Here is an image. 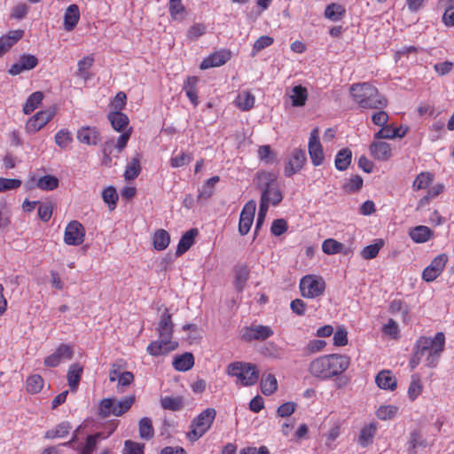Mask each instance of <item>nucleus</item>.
I'll list each match as a JSON object with an SVG mask.
<instances>
[{
	"instance_id": "2eb2a0df",
	"label": "nucleus",
	"mask_w": 454,
	"mask_h": 454,
	"mask_svg": "<svg viewBox=\"0 0 454 454\" xmlns=\"http://www.w3.org/2000/svg\"><path fill=\"white\" fill-rule=\"evenodd\" d=\"M38 65V59L32 54H22L17 63L11 66L8 73L11 75H18L25 71L34 69Z\"/></svg>"
},
{
	"instance_id": "0e129e2a",
	"label": "nucleus",
	"mask_w": 454,
	"mask_h": 454,
	"mask_svg": "<svg viewBox=\"0 0 454 454\" xmlns=\"http://www.w3.org/2000/svg\"><path fill=\"white\" fill-rule=\"evenodd\" d=\"M21 184L20 179L0 177V192L16 190L21 186Z\"/></svg>"
},
{
	"instance_id": "58836bf2",
	"label": "nucleus",
	"mask_w": 454,
	"mask_h": 454,
	"mask_svg": "<svg viewBox=\"0 0 454 454\" xmlns=\"http://www.w3.org/2000/svg\"><path fill=\"white\" fill-rule=\"evenodd\" d=\"M44 386V380L39 374H33L27 377L26 380V390L28 394L35 395L42 391Z\"/></svg>"
},
{
	"instance_id": "4c0bfd02",
	"label": "nucleus",
	"mask_w": 454,
	"mask_h": 454,
	"mask_svg": "<svg viewBox=\"0 0 454 454\" xmlns=\"http://www.w3.org/2000/svg\"><path fill=\"white\" fill-rule=\"evenodd\" d=\"M135 403V395L125 396L120 401L114 399V409L112 410L113 415L121 416L127 412L132 404Z\"/></svg>"
},
{
	"instance_id": "603ef678",
	"label": "nucleus",
	"mask_w": 454,
	"mask_h": 454,
	"mask_svg": "<svg viewBox=\"0 0 454 454\" xmlns=\"http://www.w3.org/2000/svg\"><path fill=\"white\" fill-rule=\"evenodd\" d=\"M154 429L152 420L147 418H142L139 420V436L145 440H150L153 437Z\"/></svg>"
},
{
	"instance_id": "39448f33",
	"label": "nucleus",
	"mask_w": 454,
	"mask_h": 454,
	"mask_svg": "<svg viewBox=\"0 0 454 454\" xmlns=\"http://www.w3.org/2000/svg\"><path fill=\"white\" fill-rule=\"evenodd\" d=\"M215 417L216 411L215 408H207L201 411L191 422L186 438L192 442L198 441L211 428Z\"/></svg>"
},
{
	"instance_id": "9b49d317",
	"label": "nucleus",
	"mask_w": 454,
	"mask_h": 454,
	"mask_svg": "<svg viewBox=\"0 0 454 454\" xmlns=\"http://www.w3.org/2000/svg\"><path fill=\"white\" fill-rule=\"evenodd\" d=\"M255 208L256 203L254 200H249L243 207L239 221V232L241 236L249 232L254 222Z\"/></svg>"
},
{
	"instance_id": "9d476101",
	"label": "nucleus",
	"mask_w": 454,
	"mask_h": 454,
	"mask_svg": "<svg viewBox=\"0 0 454 454\" xmlns=\"http://www.w3.org/2000/svg\"><path fill=\"white\" fill-rule=\"evenodd\" d=\"M85 229L83 225L76 221L68 223L65 229L64 242L68 246H79L84 241Z\"/></svg>"
},
{
	"instance_id": "72a5a7b5",
	"label": "nucleus",
	"mask_w": 454,
	"mask_h": 454,
	"mask_svg": "<svg viewBox=\"0 0 454 454\" xmlns=\"http://www.w3.org/2000/svg\"><path fill=\"white\" fill-rule=\"evenodd\" d=\"M170 243V235L164 229L157 230L153 236V246L155 250H165Z\"/></svg>"
},
{
	"instance_id": "0eeeda50",
	"label": "nucleus",
	"mask_w": 454,
	"mask_h": 454,
	"mask_svg": "<svg viewBox=\"0 0 454 454\" xmlns=\"http://www.w3.org/2000/svg\"><path fill=\"white\" fill-rule=\"evenodd\" d=\"M325 281L321 276L308 274L300 279L299 289L303 298H318L325 294Z\"/></svg>"
},
{
	"instance_id": "423d86ee",
	"label": "nucleus",
	"mask_w": 454,
	"mask_h": 454,
	"mask_svg": "<svg viewBox=\"0 0 454 454\" xmlns=\"http://www.w3.org/2000/svg\"><path fill=\"white\" fill-rule=\"evenodd\" d=\"M229 376L236 377L238 381L243 386L254 385L260 376L257 366L250 363L233 362L226 369Z\"/></svg>"
},
{
	"instance_id": "c85d7f7f",
	"label": "nucleus",
	"mask_w": 454,
	"mask_h": 454,
	"mask_svg": "<svg viewBox=\"0 0 454 454\" xmlns=\"http://www.w3.org/2000/svg\"><path fill=\"white\" fill-rule=\"evenodd\" d=\"M142 156L140 153H137L127 164L123 176L125 180L131 181L136 179L142 171L140 164Z\"/></svg>"
},
{
	"instance_id": "473e14b6",
	"label": "nucleus",
	"mask_w": 454,
	"mask_h": 454,
	"mask_svg": "<svg viewBox=\"0 0 454 454\" xmlns=\"http://www.w3.org/2000/svg\"><path fill=\"white\" fill-rule=\"evenodd\" d=\"M173 367L178 372H186L194 365V357L192 353H184L175 357Z\"/></svg>"
},
{
	"instance_id": "680f3d73",
	"label": "nucleus",
	"mask_w": 454,
	"mask_h": 454,
	"mask_svg": "<svg viewBox=\"0 0 454 454\" xmlns=\"http://www.w3.org/2000/svg\"><path fill=\"white\" fill-rule=\"evenodd\" d=\"M192 160L191 153L182 152L180 155L174 156L170 159V166L174 168L183 167L189 164Z\"/></svg>"
},
{
	"instance_id": "a878e982",
	"label": "nucleus",
	"mask_w": 454,
	"mask_h": 454,
	"mask_svg": "<svg viewBox=\"0 0 454 454\" xmlns=\"http://www.w3.org/2000/svg\"><path fill=\"white\" fill-rule=\"evenodd\" d=\"M375 382L380 388L385 390L393 391L397 387L395 377L388 370L380 371L375 378Z\"/></svg>"
},
{
	"instance_id": "bf43d9fd",
	"label": "nucleus",
	"mask_w": 454,
	"mask_h": 454,
	"mask_svg": "<svg viewBox=\"0 0 454 454\" xmlns=\"http://www.w3.org/2000/svg\"><path fill=\"white\" fill-rule=\"evenodd\" d=\"M342 243L333 239H327L322 244L323 252L329 255L340 253L342 251Z\"/></svg>"
},
{
	"instance_id": "f8f14e48",
	"label": "nucleus",
	"mask_w": 454,
	"mask_h": 454,
	"mask_svg": "<svg viewBox=\"0 0 454 454\" xmlns=\"http://www.w3.org/2000/svg\"><path fill=\"white\" fill-rule=\"evenodd\" d=\"M73 356V347L63 343L57 348L54 353L44 358L43 364L47 367H56L62 361L72 359Z\"/></svg>"
},
{
	"instance_id": "f3484780",
	"label": "nucleus",
	"mask_w": 454,
	"mask_h": 454,
	"mask_svg": "<svg viewBox=\"0 0 454 454\" xmlns=\"http://www.w3.org/2000/svg\"><path fill=\"white\" fill-rule=\"evenodd\" d=\"M77 140L88 145H97L101 141V135L96 127L83 126L77 130Z\"/></svg>"
},
{
	"instance_id": "7ed1b4c3",
	"label": "nucleus",
	"mask_w": 454,
	"mask_h": 454,
	"mask_svg": "<svg viewBox=\"0 0 454 454\" xmlns=\"http://www.w3.org/2000/svg\"><path fill=\"white\" fill-rule=\"evenodd\" d=\"M353 100L364 109H382L387 106V99L370 82L354 83L350 87Z\"/></svg>"
},
{
	"instance_id": "f257e3e1",
	"label": "nucleus",
	"mask_w": 454,
	"mask_h": 454,
	"mask_svg": "<svg viewBox=\"0 0 454 454\" xmlns=\"http://www.w3.org/2000/svg\"><path fill=\"white\" fill-rule=\"evenodd\" d=\"M444 348L445 335L442 332L436 333L434 338L420 336L414 344L409 361L411 369L414 370L420 363L426 367L436 368Z\"/></svg>"
},
{
	"instance_id": "6e6d98bb",
	"label": "nucleus",
	"mask_w": 454,
	"mask_h": 454,
	"mask_svg": "<svg viewBox=\"0 0 454 454\" xmlns=\"http://www.w3.org/2000/svg\"><path fill=\"white\" fill-rule=\"evenodd\" d=\"M37 187L43 191H52L59 186V179L51 175L40 177L37 181Z\"/></svg>"
},
{
	"instance_id": "5701e85b",
	"label": "nucleus",
	"mask_w": 454,
	"mask_h": 454,
	"mask_svg": "<svg viewBox=\"0 0 454 454\" xmlns=\"http://www.w3.org/2000/svg\"><path fill=\"white\" fill-rule=\"evenodd\" d=\"M199 235V231L197 228H192L184 233L179 239V242L176 247V255L181 256L185 252H187L192 246L194 244L196 237Z\"/></svg>"
},
{
	"instance_id": "e433bc0d",
	"label": "nucleus",
	"mask_w": 454,
	"mask_h": 454,
	"mask_svg": "<svg viewBox=\"0 0 454 454\" xmlns=\"http://www.w3.org/2000/svg\"><path fill=\"white\" fill-rule=\"evenodd\" d=\"M262 393L265 395L274 394L278 389V380L274 374H263L260 382Z\"/></svg>"
},
{
	"instance_id": "6ab92c4d",
	"label": "nucleus",
	"mask_w": 454,
	"mask_h": 454,
	"mask_svg": "<svg viewBox=\"0 0 454 454\" xmlns=\"http://www.w3.org/2000/svg\"><path fill=\"white\" fill-rule=\"evenodd\" d=\"M369 149L371 155L377 160L387 161L392 157V147L387 142L374 141Z\"/></svg>"
},
{
	"instance_id": "c756f323",
	"label": "nucleus",
	"mask_w": 454,
	"mask_h": 454,
	"mask_svg": "<svg viewBox=\"0 0 454 454\" xmlns=\"http://www.w3.org/2000/svg\"><path fill=\"white\" fill-rule=\"evenodd\" d=\"M255 102L254 96L248 90L241 91L234 100L235 106L241 111L251 110Z\"/></svg>"
},
{
	"instance_id": "49530a36",
	"label": "nucleus",
	"mask_w": 454,
	"mask_h": 454,
	"mask_svg": "<svg viewBox=\"0 0 454 454\" xmlns=\"http://www.w3.org/2000/svg\"><path fill=\"white\" fill-rule=\"evenodd\" d=\"M249 278V269L247 265H241L235 268V287L241 291L247 284Z\"/></svg>"
},
{
	"instance_id": "4be33fe9",
	"label": "nucleus",
	"mask_w": 454,
	"mask_h": 454,
	"mask_svg": "<svg viewBox=\"0 0 454 454\" xmlns=\"http://www.w3.org/2000/svg\"><path fill=\"white\" fill-rule=\"evenodd\" d=\"M24 35V30H11L0 37V58L8 52Z\"/></svg>"
},
{
	"instance_id": "bb28decb",
	"label": "nucleus",
	"mask_w": 454,
	"mask_h": 454,
	"mask_svg": "<svg viewBox=\"0 0 454 454\" xmlns=\"http://www.w3.org/2000/svg\"><path fill=\"white\" fill-rule=\"evenodd\" d=\"M107 118L111 122L113 129L118 132H124L129 123L127 114L120 111H112L108 114Z\"/></svg>"
},
{
	"instance_id": "412c9836",
	"label": "nucleus",
	"mask_w": 454,
	"mask_h": 454,
	"mask_svg": "<svg viewBox=\"0 0 454 454\" xmlns=\"http://www.w3.org/2000/svg\"><path fill=\"white\" fill-rule=\"evenodd\" d=\"M178 344L172 340H153L146 348L147 352L153 356H161L175 350Z\"/></svg>"
},
{
	"instance_id": "3c124183",
	"label": "nucleus",
	"mask_w": 454,
	"mask_h": 454,
	"mask_svg": "<svg viewBox=\"0 0 454 454\" xmlns=\"http://www.w3.org/2000/svg\"><path fill=\"white\" fill-rule=\"evenodd\" d=\"M71 426L69 422H61L54 429L48 430L45 433V438L54 439L65 437L70 431Z\"/></svg>"
},
{
	"instance_id": "f03ea898",
	"label": "nucleus",
	"mask_w": 454,
	"mask_h": 454,
	"mask_svg": "<svg viewBox=\"0 0 454 454\" xmlns=\"http://www.w3.org/2000/svg\"><path fill=\"white\" fill-rule=\"evenodd\" d=\"M350 365V357L342 354H329L314 358L309 372L316 379L328 380L344 373Z\"/></svg>"
},
{
	"instance_id": "b1692460",
	"label": "nucleus",
	"mask_w": 454,
	"mask_h": 454,
	"mask_svg": "<svg viewBox=\"0 0 454 454\" xmlns=\"http://www.w3.org/2000/svg\"><path fill=\"white\" fill-rule=\"evenodd\" d=\"M82 372L83 367L80 364L74 363L69 365L67 373V380L71 392L74 393L77 391Z\"/></svg>"
},
{
	"instance_id": "774afa93",
	"label": "nucleus",
	"mask_w": 454,
	"mask_h": 454,
	"mask_svg": "<svg viewBox=\"0 0 454 454\" xmlns=\"http://www.w3.org/2000/svg\"><path fill=\"white\" fill-rule=\"evenodd\" d=\"M126 368V363L123 360H119L115 363H114L111 365L110 371H109V380L111 382H114L115 380H118V378L121 373H123V370Z\"/></svg>"
},
{
	"instance_id": "a211bd4d",
	"label": "nucleus",
	"mask_w": 454,
	"mask_h": 454,
	"mask_svg": "<svg viewBox=\"0 0 454 454\" xmlns=\"http://www.w3.org/2000/svg\"><path fill=\"white\" fill-rule=\"evenodd\" d=\"M272 335H273V331L270 326L257 325V326L247 327L245 329L242 338H243V340H248V341L253 340H264Z\"/></svg>"
},
{
	"instance_id": "09e8293b",
	"label": "nucleus",
	"mask_w": 454,
	"mask_h": 454,
	"mask_svg": "<svg viewBox=\"0 0 454 454\" xmlns=\"http://www.w3.org/2000/svg\"><path fill=\"white\" fill-rule=\"evenodd\" d=\"M220 180L218 176H214L208 178L204 184L202 190L200 192L198 195V200H208L214 193V186Z\"/></svg>"
},
{
	"instance_id": "20e7f679",
	"label": "nucleus",
	"mask_w": 454,
	"mask_h": 454,
	"mask_svg": "<svg viewBox=\"0 0 454 454\" xmlns=\"http://www.w3.org/2000/svg\"><path fill=\"white\" fill-rule=\"evenodd\" d=\"M278 176L273 172L262 171L256 175V183L262 190L260 205L278 206L283 200V194L278 184Z\"/></svg>"
},
{
	"instance_id": "a18cd8bd",
	"label": "nucleus",
	"mask_w": 454,
	"mask_h": 454,
	"mask_svg": "<svg viewBox=\"0 0 454 454\" xmlns=\"http://www.w3.org/2000/svg\"><path fill=\"white\" fill-rule=\"evenodd\" d=\"M105 438L106 437L102 433H96L94 434L88 435L86 437L85 444L81 448L79 454H92L97 448L98 441Z\"/></svg>"
},
{
	"instance_id": "aec40b11",
	"label": "nucleus",
	"mask_w": 454,
	"mask_h": 454,
	"mask_svg": "<svg viewBox=\"0 0 454 454\" xmlns=\"http://www.w3.org/2000/svg\"><path fill=\"white\" fill-rule=\"evenodd\" d=\"M173 326L171 314L168 312V309H165L157 327L159 338L163 340H171Z\"/></svg>"
},
{
	"instance_id": "79ce46f5",
	"label": "nucleus",
	"mask_w": 454,
	"mask_h": 454,
	"mask_svg": "<svg viewBox=\"0 0 454 454\" xmlns=\"http://www.w3.org/2000/svg\"><path fill=\"white\" fill-rule=\"evenodd\" d=\"M290 98L294 106H303L308 99V90L301 85L294 86Z\"/></svg>"
},
{
	"instance_id": "1a4fd4ad",
	"label": "nucleus",
	"mask_w": 454,
	"mask_h": 454,
	"mask_svg": "<svg viewBox=\"0 0 454 454\" xmlns=\"http://www.w3.org/2000/svg\"><path fill=\"white\" fill-rule=\"evenodd\" d=\"M448 260L449 258L446 254H441L434 257L430 264L424 269L422 279L426 282H433L435 280L444 270Z\"/></svg>"
},
{
	"instance_id": "c03bdc74",
	"label": "nucleus",
	"mask_w": 454,
	"mask_h": 454,
	"mask_svg": "<svg viewBox=\"0 0 454 454\" xmlns=\"http://www.w3.org/2000/svg\"><path fill=\"white\" fill-rule=\"evenodd\" d=\"M161 407L165 410L177 411L184 407V399L182 396H164L160 399Z\"/></svg>"
},
{
	"instance_id": "7c9ffc66",
	"label": "nucleus",
	"mask_w": 454,
	"mask_h": 454,
	"mask_svg": "<svg viewBox=\"0 0 454 454\" xmlns=\"http://www.w3.org/2000/svg\"><path fill=\"white\" fill-rule=\"evenodd\" d=\"M377 432V427L374 423H370L362 427L359 436L358 443L360 446L365 448L372 443L373 438Z\"/></svg>"
},
{
	"instance_id": "6e6552de",
	"label": "nucleus",
	"mask_w": 454,
	"mask_h": 454,
	"mask_svg": "<svg viewBox=\"0 0 454 454\" xmlns=\"http://www.w3.org/2000/svg\"><path fill=\"white\" fill-rule=\"evenodd\" d=\"M320 130L317 127L314 128L309 138L308 151L312 164L315 167L321 166L325 160V153L319 140Z\"/></svg>"
},
{
	"instance_id": "052dcab7",
	"label": "nucleus",
	"mask_w": 454,
	"mask_h": 454,
	"mask_svg": "<svg viewBox=\"0 0 454 454\" xmlns=\"http://www.w3.org/2000/svg\"><path fill=\"white\" fill-rule=\"evenodd\" d=\"M398 408L395 405H381L378 408L376 415L381 420L391 419L395 417Z\"/></svg>"
},
{
	"instance_id": "de8ad7c7",
	"label": "nucleus",
	"mask_w": 454,
	"mask_h": 454,
	"mask_svg": "<svg viewBox=\"0 0 454 454\" xmlns=\"http://www.w3.org/2000/svg\"><path fill=\"white\" fill-rule=\"evenodd\" d=\"M186 10L182 0H169V14L175 20H182L184 18Z\"/></svg>"
},
{
	"instance_id": "4d7b16f0",
	"label": "nucleus",
	"mask_w": 454,
	"mask_h": 454,
	"mask_svg": "<svg viewBox=\"0 0 454 454\" xmlns=\"http://www.w3.org/2000/svg\"><path fill=\"white\" fill-rule=\"evenodd\" d=\"M434 179V176L429 172H421L419 174L412 184L414 190L419 191L429 186Z\"/></svg>"
},
{
	"instance_id": "4468645a",
	"label": "nucleus",
	"mask_w": 454,
	"mask_h": 454,
	"mask_svg": "<svg viewBox=\"0 0 454 454\" xmlns=\"http://www.w3.org/2000/svg\"><path fill=\"white\" fill-rule=\"evenodd\" d=\"M306 160L307 158L305 153L302 150H293L285 166V175L286 176H292L293 175L296 174L303 168Z\"/></svg>"
},
{
	"instance_id": "37998d69",
	"label": "nucleus",
	"mask_w": 454,
	"mask_h": 454,
	"mask_svg": "<svg viewBox=\"0 0 454 454\" xmlns=\"http://www.w3.org/2000/svg\"><path fill=\"white\" fill-rule=\"evenodd\" d=\"M43 99V94L41 91H35L32 93L26 100L23 106V113L25 114H30L34 112Z\"/></svg>"
},
{
	"instance_id": "5fc2aeb1",
	"label": "nucleus",
	"mask_w": 454,
	"mask_h": 454,
	"mask_svg": "<svg viewBox=\"0 0 454 454\" xmlns=\"http://www.w3.org/2000/svg\"><path fill=\"white\" fill-rule=\"evenodd\" d=\"M383 240L382 239H376L375 243L366 246L362 251H361V256L365 260H371L375 258L380 248L383 247Z\"/></svg>"
},
{
	"instance_id": "ddd939ff",
	"label": "nucleus",
	"mask_w": 454,
	"mask_h": 454,
	"mask_svg": "<svg viewBox=\"0 0 454 454\" xmlns=\"http://www.w3.org/2000/svg\"><path fill=\"white\" fill-rule=\"evenodd\" d=\"M54 116L52 111H39L33 115L26 123L25 129L27 133L33 134L43 129Z\"/></svg>"
},
{
	"instance_id": "dca6fc26",
	"label": "nucleus",
	"mask_w": 454,
	"mask_h": 454,
	"mask_svg": "<svg viewBox=\"0 0 454 454\" xmlns=\"http://www.w3.org/2000/svg\"><path fill=\"white\" fill-rule=\"evenodd\" d=\"M231 59V51L228 50H221L213 52L208 57L204 59L200 65V68L201 70H206L211 67H218L224 65Z\"/></svg>"
},
{
	"instance_id": "864d4df0",
	"label": "nucleus",
	"mask_w": 454,
	"mask_h": 454,
	"mask_svg": "<svg viewBox=\"0 0 454 454\" xmlns=\"http://www.w3.org/2000/svg\"><path fill=\"white\" fill-rule=\"evenodd\" d=\"M54 141L59 148L66 149L73 142L72 133L67 129H61L55 134Z\"/></svg>"
},
{
	"instance_id": "cd10ccee",
	"label": "nucleus",
	"mask_w": 454,
	"mask_h": 454,
	"mask_svg": "<svg viewBox=\"0 0 454 454\" xmlns=\"http://www.w3.org/2000/svg\"><path fill=\"white\" fill-rule=\"evenodd\" d=\"M80 20V11L76 4H70L64 14V28L72 31Z\"/></svg>"
},
{
	"instance_id": "a19ab883",
	"label": "nucleus",
	"mask_w": 454,
	"mask_h": 454,
	"mask_svg": "<svg viewBox=\"0 0 454 454\" xmlns=\"http://www.w3.org/2000/svg\"><path fill=\"white\" fill-rule=\"evenodd\" d=\"M346 13L345 8L339 4L333 3L326 6L325 10V17L333 21L340 20Z\"/></svg>"
},
{
	"instance_id": "f704fd0d",
	"label": "nucleus",
	"mask_w": 454,
	"mask_h": 454,
	"mask_svg": "<svg viewBox=\"0 0 454 454\" xmlns=\"http://www.w3.org/2000/svg\"><path fill=\"white\" fill-rule=\"evenodd\" d=\"M427 446V440L420 431L415 430L411 433L409 440V454H417L418 450Z\"/></svg>"
},
{
	"instance_id": "e2e57ef3",
	"label": "nucleus",
	"mask_w": 454,
	"mask_h": 454,
	"mask_svg": "<svg viewBox=\"0 0 454 454\" xmlns=\"http://www.w3.org/2000/svg\"><path fill=\"white\" fill-rule=\"evenodd\" d=\"M274 43L273 37L270 35H262L260 36L254 43L253 50H252V55L254 56L259 51H262L263 49L270 46Z\"/></svg>"
},
{
	"instance_id": "c9c22d12",
	"label": "nucleus",
	"mask_w": 454,
	"mask_h": 454,
	"mask_svg": "<svg viewBox=\"0 0 454 454\" xmlns=\"http://www.w3.org/2000/svg\"><path fill=\"white\" fill-rule=\"evenodd\" d=\"M352 160V152L348 148L340 150L334 160V166L340 171L348 169Z\"/></svg>"
},
{
	"instance_id": "338daca9",
	"label": "nucleus",
	"mask_w": 454,
	"mask_h": 454,
	"mask_svg": "<svg viewBox=\"0 0 454 454\" xmlns=\"http://www.w3.org/2000/svg\"><path fill=\"white\" fill-rule=\"evenodd\" d=\"M132 127H129L127 130L122 132L117 138L116 143H114V148L118 152L121 153L127 146V144L132 134Z\"/></svg>"
},
{
	"instance_id": "8fccbe9b",
	"label": "nucleus",
	"mask_w": 454,
	"mask_h": 454,
	"mask_svg": "<svg viewBox=\"0 0 454 454\" xmlns=\"http://www.w3.org/2000/svg\"><path fill=\"white\" fill-rule=\"evenodd\" d=\"M94 58L90 56H85L82 59H80L77 63L78 69L76 75L87 80L89 78V70L93 66Z\"/></svg>"
},
{
	"instance_id": "13d9d810",
	"label": "nucleus",
	"mask_w": 454,
	"mask_h": 454,
	"mask_svg": "<svg viewBox=\"0 0 454 454\" xmlns=\"http://www.w3.org/2000/svg\"><path fill=\"white\" fill-rule=\"evenodd\" d=\"M102 198L104 202L108 205L110 210H114L116 207L118 194L114 187L109 186L104 189Z\"/></svg>"
},
{
	"instance_id": "2f4dec72",
	"label": "nucleus",
	"mask_w": 454,
	"mask_h": 454,
	"mask_svg": "<svg viewBox=\"0 0 454 454\" xmlns=\"http://www.w3.org/2000/svg\"><path fill=\"white\" fill-rule=\"evenodd\" d=\"M198 81L199 80L196 76H189L184 84V90H185V94L194 106H197L199 105V97L197 90Z\"/></svg>"
},
{
	"instance_id": "69168bd1",
	"label": "nucleus",
	"mask_w": 454,
	"mask_h": 454,
	"mask_svg": "<svg viewBox=\"0 0 454 454\" xmlns=\"http://www.w3.org/2000/svg\"><path fill=\"white\" fill-rule=\"evenodd\" d=\"M145 444L127 440L124 442L122 454H145Z\"/></svg>"
},
{
	"instance_id": "393cba45",
	"label": "nucleus",
	"mask_w": 454,
	"mask_h": 454,
	"mask_svg": "<svg viewBox=\"0 0 454 454\" xmlns=\"http://www.w3.org/2000/svg\"><path fill=\"white\" fill-rule=\"evenodd\" d=\"M409 237L417 244L426 243L434 236L433 231L426 225H418L409 230Z\"/></svg>"
},
{
	"instance_id": "ea45409f",
	"label": "nucleus",
	"mask_w": 454,
	"mask_h": 454,
	"mask_svg": "<svg viewBox=\"0 0 454 454\" xmlns=\"http://www.w3.org/2000/svg\"><path fill=\"white\" fill-rule=\"evenodd\" d=\"M423 391V384L420 375L414 373L411 375V380L408 387V396L411 401H415Z\"/></svg>"
}]
</instances>
